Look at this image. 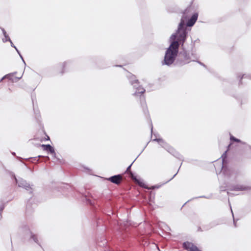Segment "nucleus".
<instances>
[{
	"label": "nucleus",
	"mask_w": 251,
	"mask_h": 251,
	"mask_svg": "<svg viewBox=\"0 0 251 251\" xmlns=\"http://www.w3.org/2000/svg\"><path fill=\"white\" fill-rule=\"evenodd\" d=\"M230 141H231V143L228 146V149H229L231 147V146L233 145V142H239L242 144H245L244 143L241 142L240 140L235 138V137H234L233 136H231V135L230 136Z\"/></svg>",
	"instance_id": "nucleus-7"
},
{
	"label": "nucleus",
	"mask_w": 251,
	"mask_h": 251,
	"mask_svg": "<svg viewBox=\"0 0 251 251\" xmlns=\"http://www.w3.org/2000/svg\"><path fill=\"white\" fill-rule=\"evenodd\" d=\"M42 147L44 148V150L48 151L50 152V154L53 156V157H56V153L54 151V148L51 147L50 145H44L42 144L41 145Z\"/></svg>",
	"instance_id": "nucleus-5"
},
{
	"label": "nucleus",
	"mask_w": 251,
	"mask_h": 251,
	"mask_svg": "<svg viewBox=\"0 0 251 251\" xmlns=\"http://www.w3.org/2000/svg\"><path fill=\"white\" fill-rule=\"evenodd\" d=\"M236 189L238 190L243 191V190H247L248 189V187H247L245 186H243V185H240V186H237Z\"/></svg>",
	"instance_id": "nucleus-11"
},
{
	"label": "nucleus",
	"mask_w": 251,
	"mask_h": 251,
	"mask_svg": "<svg viewBox=\"0 0 251 251\" xmlns=\"http://www.w3.org/2000/svg\"><path fill=\"white\" fill-rule=\"evenodd\" d=\"M14 178L15 179V181L16 182V183L18 184V186L21 187H23L25 188L26 190H28V188H29V185L26 183V182L21 179L18 180L15 176H14Z\"/></svg>",
	"instance_id": "nucleus-4"
},
{
	"label": "nucleus",
	"mask_w": 251,
	"mask_h": 251,
	"mask_svg": "<svg viewBox=\"0 0 251 251\" xmlns=\"http://www.w3.org/2000/svg\"><path fill=\"white\" fill-rule=\"evenodd\" d=\"M2 32H3V35L4 36V38L2 39V41L3 42H7L8 41L11 42V40L10 39L8 35L6 34V31H5V30L4 29H2Z\"/></svg>",
	"instance_id": "nucleus-8"
},
{
	"label": "nucleus",
	"mask_w": 251,
	"mask_h": 251,
	"mask_svg": "<svg viewBox=\"0 0 251 251\" xmlns=\"http://www.w3.org/2000/svg\"><path fill=\"white\" fill-rule=\"evenodd\" d=\"M198 17V14L197 13H194L189 19H188L185 14L183 15L176 32L170 37L171 45L166 51L164 64L170 65L174 62L178 53L179 44L184 42L188 33L185 26L186 21H188L186 24L187 26H192L197 20Z\"/></svg>",
	"instance_id": "nucleus-1"
},
{
	"label": "nucleus",
	"mask_w": 251,
	"mask_h": 251,
	"mask_svg": "<svg viewBox=\"0 0 251 251\" xmlns=\"http://www.w3.org/2000/svg\"><path fill=\"white\" fill-rule=\"evenodd\" d=\"M152 141H156L158 143L160 146L166 150L168 151L173 154L174 155H176L175 153L176 152L167 143H166L161 138H155L152 140Z\"/></svg>",
	"instance_id": "nucleus-2"
},
{
	"label": "nucleus",
	"mask_w": 251,
	"mask_h": 251,
	"mask_svg": "<svg viewBox=\"0 0 251 251\" xmlns=\"http://www.w3.org/2000/svg\"><path fill=\"white\" fill-rule=\"evenodd\" d=\"M7 77V75H5L1 79H0V82L3 79H4L5 78Z\"/></svg>",
	"instance_id": "nucleus-16"
},
{
	"label": "nucleus",
	"mask_w": 251,
	"mask_h": 251,
	"mask_svg": "<svg viewBox=\"0 0 251 251\" xmlns=\"http://www.w3.org/2000/svg\"><path fill=\"white\" fill-rule=\"evenodd\" d=\"M226 151H225V153L222 155V158H223V163H222V170H224V168H223V162H224V160H225V158H226Z\"/></svg>",
	"instance_id": "nucleus-15"
},
{
	"label": "nucleus",
	"mask_w": 251,
	"mask_h": 251,
	"mask_svg": "<svg viewBox=\"0 0 251 251\" xmlns=\"http://www.w3.org/2000/svg\"><path fill=\"white\" fill-rule=\"evenodd\" d=\"M184 248L188 251H201L197 247L190 242H185L183 244Z\"/></svg>",
	"instance_id": "nucleus-3"
},
{
	"label": "nucleus",
	"mask_w": 251,
	"mask_h": 251,
	"mask_svg": "<svg viewBox=\"0 0 251 251\" xmlns=\"http://www.w3.org/2000/svg\"><path fill=\"white\" fill-rule=\"evenodd\" d=\"M136 91L134 94L135 95H137L138 94H143L145 91V90L143 88H142L140 86H139L138 87L136 88Z\"/></svg>",
	"instance_id": "nucleus-9"
},
{
	"label": "nucleus",
	"mask_w": 251,
	"mask_h": 251,
	"mask_svg": "<svg viewBox=\"0 0 251 251\" xmlns=\"http://www.w3.org/2000/svg\"><path fill=\"white\" fill-rule=\"evenodd\" d=\"M191 60L193 61H195V60L194 59H191Z\"/></svg>",
	"instance_id": "nucleus-20"
},
{
	"label": "nucleus",
	"mask_w": 251,
	"mask_h": 251,
	"mask_svg": "<svg viewBox=\"0 0 251 251\" xmlns=\"http://www.w3.org/2000/svg\"><path fill=\"white\" fill-rule=\"evenodd\" d=\"M131 166V164L129 166H128V167L126 169V172H128L129 171Z\"/></svg>",
	"instance_id": "nucleus-17"
},
{
	"label": "nucleus",
	"mask_w": 251,
	"mask_h": 251,
	"mask_svg": "<svg viewBox=\"0 0 251 251\" xmlns=\"http://www.w3.org/2000/svg\"><path fill=\"white\" fill-rule=\"evenodd\" d=\"M10 42V43H11V46H12V47H14V48L16 49V50H17V51L18 52V53L19 54V55H20V56L21 58H22V59L23 60V61L24 62H25V61H24V59H23V57H22V56L20 54L19 51V50H17V49L16 48V47L13 45V43L12 42V41H11V42ZM24 63H25V62H24Z\"/></svg>",
	"instance_id": "nucleus-13"
},
{
	"label": "nucleus",
	"mask_w": 251,
	"mask_h": 251,
	"mask_svg": "<svg viewBox=\"0 0 251 251\" xmlns=\"http://www.w3.org/2000/svg\"><path fill=\"white\" fill-rule=\"evenodd\" d=\"M131 79L130 80L131 83L132 85H134V87H135L138 85V80H134L133 82L132 80V79H134L135 78V76L134 75L131 76Z\"/></svg>",
	"instance_id": "nucleus-10"
},
{
	"label": "nucleus",
	"mask_w": 251,
	"mask_h": 251,
	"mask_svg": "<svg viewBox=\"0 0 251 251\" xmlns=\"http://www.w3.org/2000/svg\"><path fill=\"white\" fill-rule=\"evenodd\" d=\"M135 180L141 186L145 187V184L143 181L137 179H135Z\"/></svg>",
	"instance_id": "nucleus-14"
},
{
	"label": "nucleus",
	"mask_w": 251,
	"mask_h": 251,
	"mask_svg": "<svg viewBox=\"0 0 251 251\" xmlns=\"http://www.w3.org/2000/svg\"><path fill=\"white\" fill-rule=\"evenodd\" d=\"M122 178V176L120 175H118L109 177L108 178V180L113 183L118 184L121 182Z\"/></svg>",
	"instance_id": "nucleus-6"
},
{
	"label": "nucleus",
	"mask_w": 251,
	"mask_h": 251,
	"mask_svg": "<svg viewBox=\"0 0 251 251\" xmlns=\"http://www.w3.org/2000/svg\"><path fill=\"white\" fill-rule=\"evenodd\" d=\"M216 171L217 172L218 171H217V168H216Z\"/></svg>",
	"instance_id": "nucleus-21"
},
{
	"label": "nucleus",
	"mask_w": 251,
	"mask_h": 251,
	"mask_svg": "<svg viewBox=\"0 0 251 251\" xmlns=\"http://www.w3.org/2000/svg\"><path fill=\"white\" fill-rule=\"evenodd\" d=\"M49 139H50V138L48 136L47 137V138H46V140H49Z\"/></svg>",
	"instance_id": "nucleus-19"
},
{
	"label": "nucleus",
	"mask_w": 251,
	"mask_h": 251,
	"mask_svg": "<svg viewBox=\"0 0 251 251\" xmlns=\"http://www.w3.org/2000/svg\"><path fill=\"white\" fill-rule=\"evenodd\" d=\"M31 238L33 239V240L35 241V242H36L38 245H40V243H39V241L37 239V236L36 235H34H34H31Z\"/></svg>",
	"instance_id": "nucleus-12"
},
{
	"label": "nucleus",
	"mask_w": 251,
	"mask_h": 251,
	"mask_svg": "<svg viewBox=\"0 0 251 251\" xmlns=\"http://www.w3.org/2000/svg\"><path fill=\"white\" fill-rule=\"evenodd\" d=\"M159 188V186H154L153 187V188Z\"/></svg>",
	"instance_id": "nucleus-18"
}]
</instances>
